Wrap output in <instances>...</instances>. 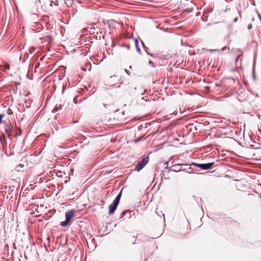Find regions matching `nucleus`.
<instances>
[{"label": "nucleus", "mask_w": 261, "mask_h": 261, "mask_svg": "<svg viewBox=\"0 0 261 261\" xmlns=\"http://www.w3.org/2000/svg\"><path fill=\"white\" fill-rule=\"evenodd\" d=\"M213 164V163H208L206 164L194 163L193 165L195 167L201 168L203 170H207L210 169Z\"/></svg>", "instance_id": "obj_4"}, {"label": "nucleus", "mask_w": 261, "mask_h": 261, "mask_svg": "<svg viewBox=\"0 0 261 261\" xmlns=\"http://www.w3.org/2000/svg\"><path fill=\"white\" fill-rule=\"evenodd\" d=\"M254 67H255V62H254L253 66V76L254 77H255Z\"/></svg>", "instance_id": "obj_16"}, {"label": "nucleus", "mask_w": 261, "mask_h": 261, "mask_svg": "<svg viewBox=\"0 0 261 261\" xmlns=\"http://www.w3.org/2000/svg\"><path fill=\"white\" fill-rule=\"evenodd\" d=\"M5 132L8 138H10L12 134L14 132V127L11 123H8L7 124Z\"/></svg>", "instance_id": "obj_5"}, {"label": "nucleus", "mask_w": 261, "mask_h": 261, "mask_svg": "<svg viewBox=\"0 0 261 261\" xmlns=\"http://www.w3.org/2000/svg\"><path fill=\"white\" fill-rule=\"evenodd\" d=\"M238 21V18H235L233 20V21L236 22Z\"/></svg>", "instance_id": "obj_22"}, {"label": "nucleus", "mask_w": 261, "mask_h": 261, "mask_svg": "<svg viewBox=\"0 0 261 261\" xmlns=\"http://www.w3.org/2000/svg\"><path fill=\"white\" fill-rule=\"evenodd\" d=\"M75 211L72 210L70 211L67 212L65 213L66 220L64 221L61 222L60 225L62 226H66L68 225L71 219L74 217Z\"/></svg>", "instance_id": "obj_2"}, {"label": "nucleus", "mask_w": 261, "mask_h": 261, "mask_svg": "<svg viewBox=\"0 0 261 261\" xmlns=\"http://www.w3.org/2000/svg\"><path fill=\"white\" fill-rule=\"evenodd\" d=\"M125 72L128 74L129 75V72L127 69H124Z\"/></svg>", "instance_id": "obj_21"}, {"label": "nucleus", "mask_w": 261, "mask_h": 261, "mask_svg": "<svg viewBox=\"0 0 261 261\" xmlns=\"http://www.w3.org/2000/svg\"><path fill=\"white\" fill-rule=\"evenodd\" d=\"M210 51H216L217 50H210Z\"/></svg>", "instance_id": "obj_24"}, {"label": "nucleus", "mask_w": 261, "mask_h": 261, "mask_svg": "<svg viewBox=\"0 0 261 261\" xmlns=\"http://www.w3.org/2000/svg\"><path fill=\"white\" fill-rule=\"evenodd\" d=\"M7 113L9 115H11L13 114V111L11 109L9 108L7 110Z\"/></svg>", "instance_id": "obj_14"}, {"label": "nucleus", "mask_w": 261, "mask_h": 261, "mask_svg": "<svg viewBox=\"0 0 261 261\" xmlns=\"http://www.w3.org/2000/svg\"><path fill=\"white\" fill-rule=\"evenodd\" d=\"M58 108H55L53 109V112H54H54H56L57 111V110H58Z\"/></svg>", "instance_id": "obj_19"}, {"label": "nucleus", "mask_w": 261, "mask_h": 261, "mask_svg": "<svg viewBox=\"0 0 261 261\" xmlns=\"http://www.w3.org/2000/svg\"><path fill=\"white\" fill-rule=\"evenodd\" d=\"M260 21H261V18H260Z\"/></svg>", "instance_id": "obj_27"}, {"label": "nucleus", "mask_w": 261, "mask_h": 261, "mask_svg": "<svg viewBox=\"0 0 261 261\" xmlns=\"http://www.w3.org/2000/svg\"><path fill=\"white\" fill-rule=\"evenodd\" d=\"M21 131L20 128H16L14 129V132L12 134V135H13L14 137H16L17 136H20L21 135Z\"/></svg>", "instance_id": "obj_7"}, {"label": "nucleus", "mask_w": 261, "mask_h": 261, "mask_svg": "<svg viewBox=\"0 0 261 261\" xmlns=\"http://www.w3.org/2000/svg\"><path fill=\"white\" fill-rule=\"evenodd\" d=\"M35 48H34V47H32L30 48V53L31 54H32L34 53V50H35Z\"/></svg>", "instance_id": "obj_15"}, {"label": "nucleus", "mask_w": 261, "mask_h": 261, "mask_svg": "<svg viewBox=\"0 0 261 261\" xmlns=\"http://www.w3.org/2000/svg\"><path fill=\"white\" fill-rule=\"evenodd\" d=\"M121 196V192H120L116 196L115 199L114 200L113 202L109 205V213L110 215L113 214L115 212V210H116L117 205L119 202Z\"/></svg>", "instance_id": "obj_1"}, {"label": "nucleus", "mask_w": 261, "mask_h": 261, "mask_svg": "<svg viewBox=\"0 0 261 261\" xmlns=\"http://www.w3.org/2000/svg\"><path fill=\"white\" fill-rule=\"evenodd\" d=\"M135 46H136V49L137 50V51L139 52V53H140L141 50H140V49L139 47V45H138V40L137 39H135Z\"/></svg>", "instance_id": "obj_9"}, {"label": "nucleus", "mask_w": 261, "mask_h": 261, "mask_svg": "<svg viewBox=\"0 0 261 261\" xmlns=\"http://www.w3.org/2000/svg\"><path fill=\"white\" fill-rule=\"evenodd\" d=\"M65 3L67 7H72L73 9L76 8L77 4H80V1L76 0H64Z\"/></svg>", "instance_id": "obj_6"}, {"label": "nucleus", "mask_w": 261, "mask_h": 261, "mask_svg": "<svg viewBox=\"0 0 261 261\" xmlns=\"http://www.w3.org/2000/svg\"><path fill=\"white\" fill-rule=\"evenodd\" d=\"M125 213H126V212H123V215H125Z\"/></svg>", "instance_id": "obj_25"}, {"label": "nucleus", "mask_w": 261, "mask_h": 261, "mask_svg": "<svg viewBox=\"0 0 261 261\" xmlns=\"http://www.w3.org/2000/svg\"><path fill=\"white\" fill-rule=\"evenodd\" d=\"M162 147H163V145L162 144L158 145L156 146H155V150L156 151V150L162 148Z\"/></svg>", "instance_id": "obj_13"}, {"label": "nucleus", "mask_w": 261, "mask_h": 261, "mask_svg": "<svg viewBox=\"0 0 261 261\" xmlns=\"http://www.w3.org/2000/svg\"><path fill=\"white\" fill-rule=\"evenodd\" d=\"M3 117H4V115L0 114V124L2 122V119H3Z\"/></svg>", "instance_id": "obj_17"}, {"label": "nucleus", "mask_w": 261, "mask_h": 261, "mask_svg": "<svg viewBox=\"0 0 261 261\" xmlns=\"http://www.w3.org/2000/svg\"><path fill=\"white\" fill-rule=\"evenodd\" d=\"M178 166H179V165H178V164H175V165H173L172 166V168L173 169H172V171H174L175 172H177L178 171H179L180 169H178V168H177L178 167Z\"/></svg>", "instance_id": "obj_11"}, {"label": "nucleus", "mask_w": 261, "mask_h": 261, "mask_svg": "<svg viewBox=\"0 0 261 261\" xmlns=\"http://www.w3.org/2000/svg\"><path fill=\"white\" fill-rule=\"evenodd\" d=\"M141 43H142V45H143V47H144V48H145V45H144V43H143L142 41H141Z\"/></svg>", "instance_id": "obj_23"}, {"label": "nucleus", "mask_w": 261, "mask_h": 261, "mask_svg": "<svg viewBox=\"0 0 261 261\" xmlns=\"http://www.w3.org/2000/svg\"><path fill=\"white\" fill-rule=\"evenodd\" d=\"M241 56V54L239 55L238 56V57H237V59H236V61H238V59H239V58L240 57V56Z\"/></svg>", "instance_id": "obj_20"}, {"label": "nucleus", "mask_w": 261, "mask_h": 261, "mask_svg": "<svg viewBox=\"0 0 261 261\" xmlns=\"http://www.w3.org/2000/svg\"><path fill=\"white\" fill-rule=\"evenodd\" d=\"M247 28H248V30L251 29L252 28V24H248Z\"/></svg>", "instance_id": "obj_18"}, {"label": "nucleus", "mask_w": 261, "mask_h": 261, "mask_svg": "<svg viewBox=\"0 0 261 261\" xmlns=\"http://www.w3.org/2000/svg\"><path fill=\"white\" fill-rule=\"evenodd\" d=\"M10 65L9 64H5L4 65V70L6 71V70H9L10 69Z\"/></svg>", "instance_id": "obj_12"}, {"label": "nucleus", "mask_w": 261, "mask_h": 261, "mask_svg": "<svg viewBox=\"0 0 261 261\" xmlns=\"http://www.w3.org/2000/svg\"><path fill=\"white\" fill-rule=\"evenodd\" d=\"M148 161H149V157L148 156H145V157L143 158L142 159V160L136 165L135 170H136L138 172L140 171L148 163Z\"/></svg>", "instance_id": "obj_3"}, {"label": "nucleus", "mask_w": 261, "mask_h": 261, "mask_svg": "<svg viewBox=\"0 0 261 261\" xmlns=\"http://www.w3.org/2000/svg\"><path fill=\"white\" fill-rule=\"evenodd\" d=\"M225 48V47H224V48H223L222 49V50H224Z\"/></svg>", "instance_id": "obj_26"}, {"label": "nucleus", "mask_w": 261, "mask_h": 261, "mask_svg": "<svg viewBox=\"0 0 261 261\" xmlns=\"http://www.w3.org/2000/svg\"><path fill=\"white\" fill-rule=\"evenodd\" d=\"M59 4L57 0H52L50 4V6H53V5L57 6Z\"/></svg>", "instance_id": "obj_10"}, {"label": "nucleus", "mask_w": 261, "mask_h": 261, "mask_svg": "<svg viewBox=\"0 0 261 261\" xmlns=\"http://www.w3.org/2000/svg\"><path fill=\"white\" fill-rule=\"evenodd\" d=\"M24 167V165L23 164H19L18 165H17L16 167V168L15 169L18 171V172H20L21 171V170L20 169L23 168Z\"/></svg>", "instance_id": "obj_8"}]
</instances>
